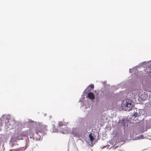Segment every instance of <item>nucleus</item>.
I'll return each instance as SVG.
<instances>
[{
	"mask_svg": "<svg viewBox=\"0 0 151 151\" xmlns=\"http://www.w3.org/2000/svg\"><path fill=\"white\" fill-rule=\"evenodd\" d=\"M58 130H57V131L56 132H58Z\"/></svg>",
	"mask_w": 151,
	"mask_h": 151,
	"instance_id": "nucleus-12",
	"label": "nucleus"
},
{
	"mask_svg": "<svg viewBox=\"0 0 151 151\" xmlns=\"http://www.w3.org/2000/svg\"><path fill=\"white\" fill-rule=\"evenodd\" d=\"M6 120H7V122H9V121H8L9 119H6Z\"/></svg>",
	"mask_w": 151,
	"mask_h": 151,
	"instance_id": "nucleus-10",
	"label": "nucleus"
},
{
	"mask_svg": "<svg viewBox=\"0 0 151 151\" xmlns=\"http://www.w3.org/2000/svg\"><path fill=\"white\" fill-rule=\"evenodd\" d=\"M35 128L36 134L38 135V134L39 133H41V132L46 131L47 130V126L42 124L41 123H39L36 126Z\"/></svg>",
	"mask_w": 151,
	"mask_h": 151,
	"instance_id": "nucleus-2",
	"label": "nucleus"
},
{
	"mask_svg": "<svg viewBox=\"0 0 151 151\" xmlns=\"http://www.w3.org/2000/svg\"><path fill=\"white\" fill-rule=\"evenodd\" d=\"M89 87L91 88V89H93L94 88V86L93 84H91L89 85Z\"/></svg>",
	"mask_w": 151,
	"mask_h": 151,
	"instance_id": "nucleus-8",
	"label": "nucleus"
},
{
	"mask_svg": "<svg viewBox=\"0 0 151 151\" xmlns=\"http://www.w3.org/2000/svg\"><path fill=\"white\" fill-rule=\"evenodd\" d=\"M144 118H143L142 119V120Z\"/></svg>",
	"mask_w": 151,
	"mask_h": 151,
	"instance_id": "nucleus-13",
	"label": "nucleus"
},
{
	"mask_svg": "<svg viewBox=\"0 0 151 151\" xmlns=\"http://www.w3.org/2000/svg\"><path fill=\"white\" fill-rule=\"evenodd\" d=\"M63 125V123L61 122H58V127H61Z\"/></svg>",
	"mask_w": 151,
	"mask_h": 151,
	"instance_id": "nucleus-7",
	"label": "nucleus"
},
{
	"mask_svg": "<svg viewBox=\"0 0 151 151\" xmlns=\"http://www.w3.org/2000/svg\"><path fill=\"white\" fill-rule=\"evenodd\" d=\"M89 137L90 139V140L92 142L93 141L94 139V138L92 136V134L91 133L89 135Z\"/></svg>",
	"mask_w": 151,
	"mask_h": 151,
	"instance_id": "nucleus-6",
	"label": "nucleus"
},
{
	"mask_svg": "<svg viewBox=\"0 0 151 151\" xmlns=\"http://www.w3.org/2000/svg\"><path fill=\"white\" fill-rule=\"evenodd\" d=\"M64 128L65 129L61 131V132L64 134L68 133H69V129L67 127H65Z\"/></svg>",
	"mask_w": 151,
	"mask_h": 151,
	"instance_id": "nucleus-5",
	"label": "nucleus"
},
{
	"mask_svg": "<svg viewBox=\"0 0 151 151\" xmlns=\"http://www.w3.org/2000/svg\"><path fill=\"white\" fill-rule=\"evenodd\" d=\"M139 113H138L137 111L135 112L134 114L132 115V116H134V118L138 116V118L139 119L140 117V116H141V114H140V111H138Z\"/></svg>",
	"mask_w": 151,
	"mask_h": 151,
	"instance_id": "nucleus-4",
	"label": "nucleus"
},
{
	"mask_svg": "<svg viewBox=\"0 0 151 151\" xmlns=\"http://www.w3.org/2000/svg\"><path fill=\"white\" fill-rule=\"evenodd\" d=\"M150 73H151V71H150Z\"/></svg>",
	"mask_w": 151,
	"mask_h": 151,
	"instance_id": "nucleus-14",
	"label": "nucleus"
},
{
	"mask_svg": "<svg viewBox=\"0 0 151 151\" xmlns=\"http://www.w3.org/2000/svg\"><path fill=\"white\" fill-rule=\"evenodd\" d=\"M22 139V138H19V139H18V138L17 139V140H18V139Z\"/></svg>",
	"mask_w": 151,
	"mask_h": 151,
	"instance_id": "nucleus-11",
	"label": "nucleus"
},
{
	"mask_svg": "<svg viewBox=\"0 0 151 151\" xmlns=\"http://www.w3.org/2000/svg\"><path fill=\"white\" fill-rule=\"evenodd\" d=\"M132 102L131 100L129 99L124 100L122 102L121 105L122 109L125 111H129L131 110L133 107Z\"/></svg>",
	"mask_w": 151,
	"mask_h": 151,
	"instance_id": "nucleus-1",
	"label": "nucleus"
},
{
	"mask_svg": "<svg viewBox=\"0 0 151 151\" xmlns=\"http://www.w3.org/2000/svg\"><path fill=\"white\" fill-rule=\"evenodd\" d=\"M87 96L89 99L91 100L94 99L95 98L93 93L91 92L88 93Z\"/></svg>",
	"mask_w": 151,
	"mask_h": 151,
	"instance_id": "nucleus-3",
	"label": "nucleus"
},
{
	"mask_svg": "<svg viewBox=\"0 0 151 151\" xmlns=\"http://www.w3.org/2000/svg\"><path fill=\"white\" fill-rule=\"evenodd\" d=\"M36 138L37 140H40L41 139V136L39 134V135H37V137H36Z\"/></svg>",
	"mask_w": 151,
	"mask_h": 151,
	"instance_id": "nucleus-9",
	"label": "nucleus"
}]
</instances>
